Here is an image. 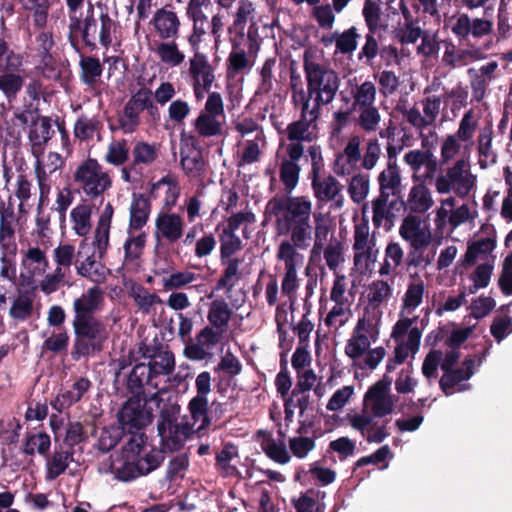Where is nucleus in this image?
I'll use <instances>...</instances> for the list:
<instances>
[{
	"instance_id": "1",
	"label": "nucleus",
	"mask_w": 512,
	"mask_h": 512,
	"mask_svg": "<svg viewBox=\"0 0 512 512\" xmlns=\"http://www.w3.org/2000/svg\"><path fill=\"white\" fill-rule=\"evenodd\" d=\"M162 459L161 453L147 444L143 434H134L113 459L111 467L118 479L129 481L150 473L160 465Z\"/></svg>"
},
{
	"instance_id": "2",
	"label": "nucleus",
	"mask_w": 512,
	"mask_h": 512,
	"mask_svg": "<svg viewBox=\"0 0 512 512\" xmlns=\"http://www.w3.org/2000/svg\"><path fill=\"white\" fill-rule=\"evenodd\" d=\"M312 201L307 196L274 198L267 209L276 217L278 234H287L312 238Z\"/></svg>"
},
{
	"instance_id": "3",
	"label": "nucleus",
	"mask_w": 512,
	"mask_h": 512,
	"mask_svg": "<svg viewBox=\"0 0 512 512\" xmlns=\"http://www.w3.org/2000/svg\"><path fill=\"white\" fill-rule=\"evenodd\" d=\"M304 71L307 81L308 103L303 109V114L311 119H318L320 108L333 101L339 89V77L337 73L313 60L308 54L304 58Z\"/></svg>"
},
{
	"instance_id": "4",
	"label": "nucleus",
	"mask_w": 512,
	"mask_h": 512,
	"mask_svg": "<svg viewBox=\"0 0 512 512\" xmlns=\"http://www.w3.org/2000/svg\"><path fill=\"white\" fill-rule=\"evenodd\" d=\"M378 324V322L362 316L358 319L350 338L347 340L345 354L360 369L374 370L386 355L383 347L370 349L372 342L377 339L374 329Z\"/></svg>"
},
{
	"instance_id": "5",
	"label": "nucleus",
	"mask_w": 512,
	"mask_h": 512,
	"mask_svg": "<svg viewBox=\"0 0 512 512\" xmlns=\"http://www.w3.org/2000/svg\"><path fill=\"white\" fill-rule=\"evenodd\" d=\"M189 417L184 416L177 424L163 422L158 426L160 436L170 450H178L189 435L200 432L209 424L208 399L193 397L189 402Z\"/></svg>"
},
{
	"instance_id": "6",
	"label": "nucleus",
	"mask_w": 512,
	"mask_h": 512,
	"mask_svg": "<svg viewBox=\"0 0 512 512\" xmlns=\"http://www.w3.org/2000/svg\"><path fill=\"white\" fill-rule=\"evenodd\" d=\"M417 320L399 318L394 324L391 339L395 342L394 355L388 359L387 372L404 363L409 357L414 358L420 348L421 330L415 325Z\"/></svg>"
},
{
	"instance_id": "7",
	"label": "nucleus",
	"mask_w": 512,
	"mask_h": 512,
	"mask_svg": "<svg viewBox=\"0 0 512 512\" xmlns=\"http://www.w3.org/2000/svg\"><path fill=\"white\" fill-rule=\"evenodd\" d=\"M306 151L311 164L309 178L314 197L322 203L335 200L341 206L343 186L334 176L322 175L324 160L321 146L312 144Z\"/></svg>"
},
{
	"instance_id": "8",
	"label": "nucleus",
	"mask_w": 512,
	"mask_h": 512,
	"mask_svg": "<svg viewBox=\"0 0 512 512\" xmlns=\"http://www.w3.org/2000/svg\"><path fill=\"white\" fill-rule=\"evenodd\" d=\"M476 183L477 176L472 172L470 160L461 157L436 178L435 190L438 194L454 193L464 199L476 188Z\"/></svg>"
},
{
	"instance_id": "9",
	"label": "nucleus",
	"mask_w": 512,
	"mask_h": 512,
	"mask_svg": "<svg viewBox=\"0 0 512 512\" xmlns=\"http://www.w3.org/2000/svg\"><path fill=\"white\" fill-rule=\"evenodd\" d=\"M78 191L93 200L102 196L112 187V178L94 158L80 162L72 173Z\"/></svg>"
},
{
	"instance_id": "10",
	"label": "nucleus",
	"mask_w": 512,
	"mask_h": 512,
	"mask_svg": "<svg viewBox=\"0 0 512 512\" xmlns=\"http://www.w3.org/2000/svg\"><path fill=\"white\" fill-rule=\"evenodd\" d=\"M75 340L73 344V358L91 356L101 352L109 338L106 325L99 319L72 321Z\"/></svg>"
},
{
	"instance_id": "11",
	"label": "nucleus",
	"mask_w": 512,
	"mask_h": 512,
	"mask_svg": "<svg viewBox=\"0 0 512 512\" xmlns=\"http://www.w3.org/2000/svg\"><path fill=\"white\" fill-rule=\"evenodd\" d=\"M225 123L226 113L222 95L212 92L191 125L198 138L206 139L220 137L224 132Z\"/></svg>"
},
{
	"instance_id": "12",
	"label": "nucleus",
	"mask_w": 512,
	"mask_h": 512,
	"mask_svg": "<svg viewBox=\"0 0 512 512\" xmlns=\"http://www.w3.org/2000/svg\"><path fill=\"white\" fill-rule=\"evenodd\" d=\"M27 229V211L22 204L15 212L11 204L0 200V249H18L16 234H24Z\"/></svg>"
},
{
	"instance_id": "13",
	"label": "nucleus",
	"mask_w": 512,
	"mask_h": 512,
	"mask_svg": "<svg viewBox=\"0 0 512 512\" xmlns=\"http://www.w3.org/2000/svg\"><path fill=\"white\" fill-rule=\"evenodd\" d=\"M379 416H376L368 408L364 407L360 410H351L345 416V421L349 427L357 432L366 439L369 443H381L387 436L386 424L378 420Z\"/></svg>"
},
{
	"instance_id": "14",
	"label": "nucleus",
	"mask_w": 512,
	"mask_h": 512,
	"mask_svg": "<svg viewBox=\"0 0 512 512\" xmlns=\"http://www.w3.org/2000/svg\"><path fill=\"white\" fill-rule=\"evenodd\" d=\"M221 264L224 269L217 281L216 290H225L226 298L233 306H238V302L243 300L244 293L242 290H235V287L249 274V270L244 264V259L239 257L221 259Z\"/></svg>"
},
{
	"instance_id": "15",
	"label": "nucleus",
	"mask_w": 512,
	"mask_h": 512,
	"mask_svg": "<svg viewBox=\"0 0 512 512\" xmlns=\"http://www.w3.org/2000/svg\"><path fill=\"white\" fill-rule=\"evenodd\" d=\"M398 396L391 393V379L384 376L367 389L362 404L380 418L394 412Z\"/></svg>"
},
{
	"instance_id": "16",
	"label": "nucleus",
	"mask_w": 512,
	"mask_h": 512,
	"mask_svg": "<svg viewBox=\"0 0 512 512\" xmlns=\"http://www.w3.org/2000/svg\"><path fill=\"white\" fill-rule=\"evenodd\" d=\"M116 30V21L107 12L101 11L97 19L92 15L85 18L82 37L87 45H95V41L99 40L102 46L108 47L115 37Z\"/></svg>"
},
{
	"instance_id": "17",
	"label": "nucleus",
	"mask_w": 512,
	"mask_h": 512,
	"mask_svg": "<svg viewBox=\"0 0 512 512\" xmlns=\"http://www.w3.org/2000/svg\"><path fill=\"white\" fill-rule=\"evenodd\" d=\"M312 238L290 235L282 240L276 250V259L283 270H300L305 262L304 251Z\"/></svg>"
},
{
	"instance_id": "18",
	"label": "nucleus",
	"mask_w": 512,
	"mask_h": 512,
	"mask_svg": "<svg viewBox=\"0 0 512 512\" xmlns=\"http://www.w3.org/2000/svg\"><path fill=\"white\" fill-rule=\"evenodd\" d=\"M393 285V278L390 281L375 279L368 285L366 294L367 304L364 308L363 317H368V319L378 323L381 321L383 315L382 308L388 304L393 296Z\"/></svg>"
},
{
	"instance_id": "19",
	"label": "nucleus",
	"mask_w": 512,
	"mask_h": 512,
	"mask_svg": "<svg viewBox=\"0 0 512 512\" xmlns=\"http://www.w3.org/2000/svg\"><path fill=\"white\" fill-rule=\"evenodd\" d=\"M224 333L204 326L195 336L194 341L189 342L184 348V356L192 361H202L214 354V349L222 344Z\"/></svg>"
},
{
	"instance_id": "20",
	"label": "nucleus",
	"mask_w": 512,
	"mask_h": 512,
	"mask_svg": "<svg viewBox=\"0 0 512 512\" xmlns=\"http://www.w3.org/2000/svg\"><path fill=\"white\" fill-rule=\"evenodd\" d=\"M94 248L86 239L79 243L77 257L75 260V269L78 275L91 280L96 284L104 283L108 270L95 256Z\"/></svg>"
},
{
	"instance_id": "21",
	"label": "nucleus",
	"mask_w": 512,
	"mask_h": 512,
	"mask_svg": "<svg viewBox=\"0 0 512 512\" xmlns=\"http://www.w3.org/2000/svg\"><path fill=\"white\" fill-rule=\"evenodd\" d=\"M451 21L452 33L462 40L469 37L481 39L490 35L493 31V21L486 15L472 17L467 13H460L454 16Z\"/></svg>"
},
{
	"instance_id": "22",
	"label": "nucleus",
	"mask_w": 512,
	"mask_h": 512,
	"mask_svg": "<svg viewBox=\"0 0 512 512\" xmlns=\"http://www.w3.org/2000/svg\"><path fill=\"white\" fill-rule=\"evenodd\" d=\"M33 156L36 158L34 173L39 191L41 196H45L51 189L55 174L60 173L63 169L65 160L62 155L57 152H48L47 154L42 152Z\"/></svg>"
},
{
	"instance_id": "23",
	"label": "nucleus",
	"mask_w": 512,
	"mask_h": 512,
	"mask_svg": "<svg viewBox=\"0 0 512 512\" xmlns=\"http://www.w3.org/2000/svg\"><path fill=\"white\" fill-rule=\"evenodd\" d=\"M399 235L414 250L428 247L432 242V232L429 224L418 215L405 216L399 226Z\"/></svg>"
},
{
	"instance_id": "24",
	"label": "nucleus",
	"mask_w": 512,
	"mask_h": 512,
	"mask_svg": "<svg viewBox=\"0 0 512 512\" xmlns=\"http://www.w3.org/2000/svg\"><path fill=\"white\" fill-rule=\"evenodd\" d=\"M118 419L124 429H140L151 423L152 413L146 408V402L136 396L125 402Z\"/></svg>"
},
{
	"instance_id": "25",
	"label": "nucleus",
	"mask_w": 512,
	"mask_h": 512,
	"mask_svg": "<svg viewBox=\"0 0 512 512\" xmlns=\"http://www.w3.org/2000/svg\"><path fill=\"white\" fill-rule=\"evenodd\" d=\"M283 148L285 154L280 158L279 176L285 190L290 193L299 183L301 167L298 162L303 155L298 145L283 146Z\"/></svg>"
},
{
	"instance_id": "26",
	"label": "nucleus",
	"mask_w": 512,
	"mask_h": 512,
	"mask_svg": "<svg viewBox=\"0 0 512 512\" xmlns=\"http://www.w3.org/2000/svg\"><path fill=\"white\" fill-rule=\"evenodd\" d=\"M426 286L417 275L410 276L406 289L401 297L399 318L418 320L416 310L422 305Z\"/></svg>"
},
{
	"instance_id": "27",
	"label": "nucleus",
	"mask_w": 512,
	"mask_h": 512,
	"mask_svg": "<svg viewBox=\"0 0 512 512\" xmlns=\"http://www.w3.org/2000/svg\"><path fill=\"white\" fill-rule=\"evenodd\" d=\"M53 46L54 40L51 33L41 32L36 37L35 53L33 54L35 69L47 78L57 75L55 61L51 53Z\"/></svg>"
},
{
	"instance_id": "28",
	"label": "nucleus",
	"mask_w": 512,
	"mask_h": 512,
	"mask_svg": "<svg viewBox=\"0 0 512 512\" xmlns=\"http://www.w3.org/2000/svg\"><path fill=\"white\" fill-rule=\"evenodd\" d=\"M103 305L104 292L98 286L87 289L73 301V321L94 319L93 314L101 311Z\"/></svg>"
},
{
	"instance_id": "29",
	"label": "nucleus",
	"mask_w": 512,
	"mask_h": 512,
	"mask_svg": "<svg viewBox=\"0 0 512 512\" xmlns=\"http://www.w3.org/2000/svg\"><path fill=\"white\" fill-rule=\"evenodd\" d=\"M301 114L300 120L287 126L286 131L289 143L285 146L298 145L301 148V155H304V143H311L315 141L318 137V132L316 124H314L317 119H311L310 117L305 116L302 112Z\"/></svg>"
},
{
	"instance_id": "30",
	"label": "nucleus",
	"mask_w": 512,
	"mask_h": 512,
	"mask_svg": "<svg viewBox=\"0 0 512 512\" xmlns=\"http://www.w3.org/2000/svg\"><path fill=\"white\" fill-rule=\"evenodd\" d=\"M496 236L490 235L485 238H479L469 241L462 262L464 266H472L478 262L486 263L491 259L496 260L493 251L496 248Z\"/></svg>"
},
{
	"instance_id": "31",
	"label": "nucleus",
	"mask_w": 512,
	"mask_h": 512,
	"mask_svg": "<svg viewBox=\"0 0 512 512\" xmlns=\"http://www.w3.org/2000/svg\"><path fill=\"white\" fill-rule=\"evenodd\" d=\"M194 56L189 60V74L193 79L194 91L203 89L208 91L214 80V71L204 54L199 53V46L194 50Z\"/></svg>"
},
{
	"instance_id": "32",
	"label": "nucleus",
	"mask_w": 512,
	"mask_h": 512,
	"mask_svg": "<svg viewBox=\"0 0 512 512\" xmlns=\"http://www.w3.org/2000/svg\"><path fill=\"white\" fill-rule=\"evenodd\" d=\"M114 208L110 202H107L100 212L96 228L93 234V243L91 246L97 251L99 258H102L110 246V229Z\"/></svg>"
},
{
	"instance_id": "33",
	"label": "nucleus",
	"mask_w": 512,
	"mask_h": 512,
	"mask_svg": "<svg viewBox=\"0 0 512 512\" xmlns=\"http://www.w3.org/2000/svg\"><path fill=\"white\" fill-rule=\"evenodd\" d=\"M48 265V258L43 250L36 246L29 247L22 256L20 276L24 281L30 282L35 277L42 276Z\"/></svg>"
},
{
	"instance_id": "34",
	"label": "nucleus",
	"mask_w": 512,
	"mask_h": 512,
	"mask_svg": "<svg viewBox=\"0 0 512 512\" xmlns=\"http://www.w3.org/2000/svg\"><path fill=\"white\" fill-rule=\"evenodd\" d=\"M361 138L353 136L349 139L344 150L338 153L335 158L334 171L338 176H347L352 174L361 159Z\"/></svg>"
},
{
	"instance_id": "35",
	"label": "nucleus",
	"mask_w": 512,
	"mask_h": 512,
	"mask_svg": "<svg viewBox=\"0 0 512 512\" xmlns=\"http://www.w3.org/2000/svg\"><path fill=\"white\" fill-rule=\"evenodd\" d=\"M151 24L157 36L162 40H175L179 36L180 19L172 10L158 9L152 17Z\"/></svg>"
},
{
	"instance_id": "36",
	"label": "nucleus",
	"mask_w": 512,
	"mask_h": 512,
	"mask_svg": "<svg viewBox=\"0 0 512 512\" xmlns=\"http://www.w3.org/2000/svg\"><path fill=\"white\" fill-rule=\"evenodd\" d=\"M209 0H188L187 16L193 22V31L188 37V43L194 50L201 42L202 36L206 33L207 16L203 12V6Z\"/></svg>"
},
{
	"instance_id": "37",
	"label": "nucleus",
	"mask_w": 512,
	"mask_h": 512,
	"mask_svg": "<svg viewBox=\"0 0 512 512\" xmlns=\"http://www.w3.org/2000/svg\"><path fill=\"white\" fill-rule=\"evenodd\" d=\"M156 236L173 243L178 241L184 232V221L176 213H160L155 220Z\"/></svg>"
},
{
	"instance_id": "38",
	"label": "nucleus",
	"mask_w": 512,
	"mask_h": 512,
	"mask_svg": "<svg viewBox=\"0 0 512 512\" xmlns=\"http://www.w3.org/2000/svg\"><path fill=\"white\" fill-rule=\"evenodd\" d=\"M151 195L159 199L168 210L174 207L180 195V187L175 176L167 174L151 186Z\"/></svg>"
},
{
	"instance_id": "39",
	"label": "nucleus",
	"mask_w": 512,
	"mask_h": 512,
	"mask_svg": "<svg viewBox=\"0 0 512 512\" xmlns=\"http://www.w3.org/2000/svg\"><path fill=\"white\" fill-rule=\"evenodd\" d=\"M405 208L411 214H424L434 205V199L431 190L424 183L414 184L407 194Z\"/></svg>"
},
{
	"instance_id": "40",
	"label": "nucleus",
	"mask_w": 512,
	"mask_h": 512,
	"mask_svg": "<svg viewBox=\"0 0 512 512\" xmlns=\"http://www.w3.org/2000/svg\"><path fill=\"white\" fill-rule=\"evenodd\" d=\"M180 163L184 173L190 178H200L205 173V161L202 152L194 145L181 147Z\"/></svg>"
},
{
	"instance_id": "41",
	"label": "nucleus",
	"mask_w": 512,
	"mask_h": 512,
	"mask_svg": "<svg viewBox=\"0 0 512 512\" xmlns=\"http://www.w3.org/2000/svg\"><path fill=\"white\" fill-rule=\"evenodd\" d=\"M232 314L233 311L225 300H213L209 304L207 311V320L209 323L207 326L226 334Z\"/></svg>"
},
{
	"instance_id": "42",
	"label": "nucleus",
	"mask_w": 512,
	"mask_h": 512,
	"mask_svg": "<svg viewBox=\"0 0 512 512\" xmlns=\"http://www.w3.org/2000/svg\"><path fill=\"white\" fill-rule=\"evenodd\" d=\"M475 372V361L465 359L461 366L446 371L440 379V386L446 394H452L453 389L462 381L468 380Z\"/></svg>"
},
{
	"instance_id": "43",
	"label": "nucleus",
	"mask_w": 512,
	"mask_h": 512,
	"mask_svg": "<svg viewBox=\"0 0 512 512\" xmlns=\"http://www.w3.org/2000/svg\"><path fill=\"white\" fill-rule=\"evenodd\" d=\"M348 87L353 99L352 105L355 109L374 105L377 88L372 81L365 80L362 83H358L355 78L348 81Z\"/></svg>"
},
{
	"instance_id": "44",
	"label": "nucleus",
	"mask_w": 512,
	"mask_h": 512,
	"mask_svg": "<svg viewBox=\"0 0 512 512\" xmlns=\"http://www.w3.org/2000/svg\"><path fill=\"white\" fill-rule=\"evenodd\" d=\"M54 131L51 121L47 117H39L35 120L29 131L32 154L42 153L44 145L51 139Z\"/></svg>"
},
{
	"instance_id": "45",
	"label": "nucleus",
	"mask_w": 512,
	"mask_h": 512,
	"mask_svg": "<svg viewBox=\"0 0 512 512\" xmlns=\"http://www.w3.org/2000/svg\"><path fill=\"white\" fill-rule=\"evenodd\" d=\"M92 205L86 202L77 204L70 212L71 228L79 237L87 236L92 228Z\"/></svg>"
},
{
	"instance_id": "46",
	"label": "nucleus",
	"mask_w": 512,
	"mask_h": 512,
	"mask_svg": "<svg viewBox=\"0 0 512 512\" xmlns=\"http://www.w3.org/2000/svg\"><path fill=\"white\" fill-rule=\"evenodd\" d=\"M403 160L413 172V179H418L417 174L423 166L427 169V176L432 174L436 169V159L431 151H422L419 149L410 150L404 155Z\"/></svg>"
},
{
	"instance_id": "47",
	"label": "nucleus",
	"mask_w": 512,
	"mask_h": 512,
	"mask_svg": "<svg viewBox=\"0 0 512 512\" xmlns=\"http://www.w3.org/2000/svg\"><path fill=\"white\" fill-rule=\"evenodd\" d=\"M378 183L380 194L394 196L401 192L402 177L395 162L389 163L388 166L379 174Z\"/></svg>"
},
{
	"instance_id": "48",
	"label": "nucleus",
	"mask_w": 512,
	"mask_h": 512,
	"mask_svg": "<svg viewBox=\"0 0 512 512\" xmlns=\"http://www.w3.org/2000/svg\"><path fill=\"white\" fill-rule=\"evenodd\" d=\"M155 53L159 61L170 68L179 67L186 59L185 53L174 40L162 41L157 44Z\"/></svg>"
},
{
	"instance_id": "49",
	"label": "nucleus",
	"mask_w": 512,
	"mask_h": 512,
	"mask_svg": "<svg viewBox=\"0 0 512 512\" xmlns=\"http://www.w3.org/2000/svg\"><path fill=\"white\" fill-rule=\"evenodd\" d=\"M150 214V203L143 194H133L130 204L129 228L140 230L148 221Z\"/></svg>"
},
{
	"instance_id": "50",
	"label": "nucleus",
	"mask_w": 512,
	"mask_h": 512,
	"mask_svg": "<svg viewBox=\"0 0 512 512\" xmlns=\"http://www.w3.org/2000/svg\"><path fill=\"white\" fill-rule=\"evenodd\" d=\"M90 388L89 380L81 378L76 381L71 389L59 394L52 403V406L59 412L70 407L79 401L85 392Z\"/></svg>"
},
{
	"instance_id": "51",
	"label": "nucleus",
	"mask_w": 512,
	"mask_h": 512,
	"mask_svg": "<svg viewBox=\"0 0 512 512\" xmlns=\"http://www.w3.org/2000/svg\"><path fill=\"white\" fill-rule=\"evenodd\" d=\"M353 240L354 253L379 249L376 244L375 233H370L369 222L366 217L355 223Z\"/></svg>"
},
{
	"instance_id": "52",
	"label": "nucleus",
	"mask_w": 512,
	"mask_h": 512,
	"mask_svg": "<svg viewBox=\"0 0 512 512\" xmlns=\"http://www.w3.org/2000/svg\"><path fill=\"white\" fill-rule=\"evenodd\" d=\"M493 130L484 128L477 138V151L479 154V164L481 168H487L497 161V153L492 145Z\"/></svg>"
},
{
	"instance_id": "53",
	"label": "nucleus",
	"mask_w": 512,
	"mask_h": 512,
	"mask_svg": "<svg viewBox=\"0 0 512 512\" xmlns=\"http://www.w3.org/2000/svg\"><path fill=\"white\" fill-rule=\"evenodd\" d=\"M471 148L466 147L465 143L459 140L453 134L447 135L441 142L440 146V158L443 164L449 163L456 157H468L470 155Z\"/></svg>"
},
{
	"instance_id": "54",
	"label": "nucleus",
	"mask_w": 512,
	"mask_h": 512,
	"mask_svg": "<svg viewBox=\"0 0 512 512\" xmlns=\"http://www.w3.org/2000/svg\"><path fill=\"white\" fill-rule=\"evenodd\" d=\"M494 260L486 263H479L469 274L468 278L472 285L465 288L468 294H475L479 289L488 287L494 271Z\"/></svg>"
},
{
	"instance_id": "55",
	"label": "nucleus",
	"mask_w": 512,
	"mask_h": 512,
	"mask_svg": "<svg viewBox=\"0 0 512 512\" xmlns=\"http://www.w3.org/2000/svg\"><path fill=\"white\" fill-rule=\"evenodd\" d=\"M404 251L398 242H389L384 251L383 262L380 264L378 274L381 277L393 273L403 262Z\"/></svg>"
},
{
	"instance_id": "56",
	"label": "nucleus",
	"mask_w": 512,
	"mask_h": 512,
	"mask_svg": "<svg viewBox=\"0 0 512 512\" xmlns=\"http://www.w3.org/2000/svg\"><path fill=\"white\" fill-rule=\"evenodd\" d=\"M352 316V303H333V306L324 319V324L338 331L351 320Z\"/></svg>"
},
{
	"instance_id": "57",
	"label": "nucleus",
	"mask_w": 512,
	"mask_h": 512,
	"mask_svg": "<svg viewBox=\"0 0 512 512\" xmlns=\"http://www.w3.org/2000/svg\"><path fill=\"white\" fill-rule=\"evenodd\" d=\"M138 309L144 314H150L156 305L161 304V298L141 285H133L129 291Z\"/></svg>"
},
{
	"instance_id": "58",
	"label": "nucleus",
	"mask_w": 512,
	"mask_h": 512,
	"mask_svg": "<svg viewBox=\"0 0 512 512\" xmlns=\"http://www.w3.org/2000/svg\"><path fill=\"white\" fill-rule=\"evenodd\" d=\"M478 124V117L474 111L470 109L461 118L458 129L453 133V135L465 143L466 147H470L472 149L474 143L473 138L478 128Z\"/></svg>"
},
{
	"instance_id": "59",
	"label": "nucleus",
	"mask_w": 512,
	"mask_h": 512,
	"mask_svg": "<svg viewBox=\"0 0 512 512\" xmlns=\"http://www.w3.org/2000/svg\"><path fill=\"white\" fill-rule=\"evenodd\" d=\"M362 15L369 32L386 30L387 24L383 21L382 8L375 0H365Z\"/></svg>"
},
{
	"instance_id": "60",
	"label": "nucleus",
	"mask_w": 512,
	"mask_h": 512,
	"mask_svg": "<svg viewBox=\"0 0 512 512\" xmlns=\"http://www.w3.org/2000/svg\"><path fill=\"white\" fill-rule=\"evenodd\" d=\"M197 279V275L190 270H175L165 274L161 283L166 291H177L189 287Z\"/></svg>"
},
{
	"instance_id": "61",
	"label": "nucleus",
	"mask_w": 512,
	"mask_h": 512,
	"mask_svg": "<svg viewBox=\"0 0 512 512\" xmlns=\"http://www.w3.org/2000/svg\"><path fill=\"white\" fill-rule=\"evenodd\" d=\"M34 299L29 292H21L15 297L9 309V316L15 321H25L33 314Z\"/></svg>"
},
{
	"instance_id": "62",
	"label": "nucleus",
	"mask_w": 512,
	"mask_h": 512,
	"mask_svg": "<svg viewBox=\"0 0 512 512\" xmlns=\"http://www.w3.org/2000/svg\"><path fill=\"white\" fill-rule=\"evenodd\" d=\"M227 73L229 77L249 71L254 65V58L249 56L243 49L234 48L228 56Z\"/></svg>"
},
{
	"instance_id": "63",
	"label": "nucleus",
	"mask_w": 512,
	"mask_h": 512,
	"mask_svg": "<svg viewBox=\"0 0 512 512\" xmlns=\"http://www.w3.org/2000/svg\"><path fill=\"white\" fill-rule=\"evenodd\" d=\"M333 39L337 52L341 54H352L357 49L360 34L357 28L352 26L343 32H334Z\"/></svg>"
},
{
	"instance_id": "64",
	"label": "nucleus",
	"mask_w": 512,
	"mask_h": 512,
	"mask_svg": "<svg viewBox=\"0 0 512 512\" xmlns=\"http://www.w3.org/2000/svg\"><path fill=\"white\" fill-rule=\"evenodd\" d=\"M155 377L169 375L175 369V357L171 351L160 350L148 361Z\"/></svg>"
}]
</instances>
